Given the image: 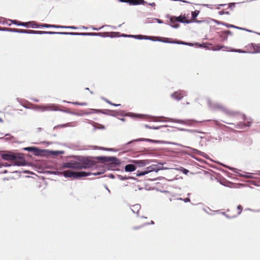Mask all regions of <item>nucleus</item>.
Masks as SVG:
<instances>
[{"label":"nucleus","mask_w":260,"mask_h":260,"mask_svg":"<svg viewBox=\"0 0 260 260\" xmlns=\"http://www.w3.org/2000/svg\"><path fill=\"white\" fill-rule=\"evenodd\" d=\"M208 213L210 215H214V214H213V213H210V212H208Z\"/></svg>","instance_id":"nucleus-56"},{"label":"nucleus","mask_w":260,"mask_h":260,"mask_svg":"<svg viewBox=\"0 0 260 260\" xmlns=\"http://www.w3.org/2000/svg\"><path fill=\"white\" fill-rule=\"evenodd\" d=\"M246 177H247V178H250V176H246Z\"/></svg>","instance_id":"nucleus-61"},{"label":"nucleus","mask_w":260,"mask_h":260,"mask_svg":"<svg viewBox=\"0 0 260 260\" xmlns=\"http://www.w3.org/2000/svg\"><path fill=\"white\" fill-rule=\"evenodd\" d=\"M41 131H42V128L41 127H39V128H37L38 132H40Z\"/></svg>","instance_id":"nucleus-47"},{"label":"nucleus","mask_w":260,"mask_h":260,"mask_svg":"<svg viewBox=\"0 0 260 260\" xmlns=\"http://www.w3.org/2000/svg\"><path fill=\"white\" fill-rule=\"evenodd\" d=\"M9 28L5 27H0V31H8Z\"/></svg>","instance_id":"nucleus-34"},{"label":"nucleus","mask_w":260,"mask_h":260,"mask_svg":"<svg viewBox=\"0 0 260 260\" xmlns=\"http://www.w3.org/2000/svg\"><path fill=\"white\" fill-rule=\"evenodd\" d=\"M30 100H32V101H35V102H39V100L38 99H35V98H31Z\"/></svg>","instance_id":"nucleus-41"},{"label":"nucleus","mask_w":260,"mask_h":260,"mask_svg":"<svg viewBox=\"0 0 260 260\" xmlns=\"http://www.w3.org/2000/svg\"><path fill=\"white\" fill-rule=\"evenodd\" d=\"M129 37H133V36H129ZM135 38L138 39H145V40H150L153 41H159L164 43H172V44H185V45H189L190 44L186 43L185 42L179 41H174L172 39L165 37H154V36H142V35H138L134 36Z\"/></svg>","instance_id":"nucleus-2"},{"label":"nucleus","mask_w":260,"mask_h":260,"mask_svg":"<svg viewBox=\"0 0 260 260\" xmlns=\"http://www.w3.org/2000/svg\"><path fill=\"white\" fill-rule=\"evenodd\" d=\"M182 171L183 173H184L185 174L187 175L189 172V171L186 169H184L183 168L182 170Z\"/></svg>","instance_id":"nucleus-36"},{"label":"nucleus","mask_w":260,"mask_h":260,"mask_svg":"<svg viewBox=\"0 0 260 260\" xmlns=\"http://www.w3.org/2000/svg\"><path fill=\"white\" fill-rule=\"evenodd\" d=\"M199 11L196 10L193 12H192L191 15H192V18L194 19L199 15Z\"/></svg>","instance_id":"nucleus-29"},{"label":"nucleus","mask_w":260,"mask_h":260,"mask_svg":"<svg viewBox=\"0 0 260 260\" xmlns=\"http://www.w3.org/2000/svg\"><path fill=\"white\" fill-rule=\"evenodd\" d=\"M43 143H47L48 144H51V142H46V141L43 142Z\"/></svg>","instance_id":"nucleus-54"},{"label":"nucleus","mask_w":260,"mask_h":260,"mask_svg":"<svg viewBox=\"0 0 260 260\" xmlns=\"http://www.w3.org/2000/svg\"><path fill=\"white\" fill-rule=\"evenodd\" d=\"M37 35H44V34H48V35H55L56 34V32H54V31H40V30H37Z\"/></svg>","instance_id":"nucleus-26"},{"label":"nucleus","mask_w":260,"mask_h":260,"mask_svg":"<svg viewBox=\"0 0 260 260\" xmlns=\"http://www.w3.org/2000/svg\"><path fill=\"white\" fill-rule=\"evenodd\" d=\"M135 213L136 214V215L137 217H138L139 216V212H135Z\"/></svg>","instance_id":"nucleus-51"},{"label":"nucleus","mask_w":260,"mask_h":260,"mask_svg":"<svg viewBox=\"0 0 260 260\" xmlns=\"http://www.w3.org/2000/svg\"><path fill=\"white\" fill-rule=\"evenodd\" d=\"M158 22L161 23V22L160 20H159Z\"/></svg>","instance_id":"nucleus-64"},{"label":"nucleus","mask_w":260,"mask_h":260,"mask_svg":"<svg viewBox=\"0 0 260 260\" xmlns=\"http://www.w3.org/2000/svg\"><path fill=\"white\" fill-rule=\"evenodd\" d=\"M160 170H161V167L159 166L154 164L147 167L145 170L143 171H140L139 170L137 171L136 174L137 177H140L144 176L151 172L154 171L157 172Z\"/></svg>","instance_id":"nucleus-5"},{"label":"nucleus","mask_w":260,"mask_h":260,"mask_svg":"<svg viewBox=\"0 0 260 260\" xmlns=\"http://www.w3.org/2000/svg\"><path fill=\"white\" fill-rule=\"evenodd\" d=\"M176 20H177L176 17H175V16L171 17L170 18V22L173 24H175V22H177L176 21Z\"/></svg>","instance_id":"nucleus-32"},{"label":"nucleus","mask_w":260,"mask_h":260,"mask_svg":"<svg viewBox=\"0 0 260 260\" xmlns=\"http://www.w3.org/2000/svg\"><path fill=\"white\" fill-rule=\"evenodd\" d=\"M2 23H3V24H5V22H3Z\"/></svg>","instance_id":"nucleus-63"},{"label":"nucleus","mask_w":260,"mask_h":260,"mask_svg":"<svg viewBox=\"0 0 260 260\" xmlns=\"http://www.w3.org/2000/svg\"><path fill=\"white\" fill-rule=\"evenodd\" d=\"M53 137H55L56 136V135L55 134H54L52 135Z\"/></svg>","instance_id":"nucleus-59"},{"label":"nucleus","mask_w":260,"mask_h":260,"mask_svg":"<svg viewBox=\"0 0 260 260\" xmlns=\"http://www.w3.org/2000/svg\"><path fill=\"white\" fill-rule=\"evenodd\" d=\"M27 164L26 161H21L19 160H17L15 162L12 164L13 166H25Z\"/></svg>","instance_id":"nucleus-22"},{"label":"nucleus","mask_w":260,"mask_h":260,"mask_svg":"<svg viewBox=\"0 0 260 260\" xmlns=\"http://www.w3.org/2000/svg\"><path fill=\"white\" fill-rule=\"evenodd\" d=\"M66 168H70V164H69V163H66Z\"/></svg>","instance_id":"nucleus-45"},{"label":"nucleus","mask_w":260,"mask_h":260,"mask_svg":"<svg viewBox=\"0 0 260 260\" xmlns=\"http://www.w3.org/2000/svg\"><path fill=\"white\" fill-rule=\"evenodd\" d=\"M54 32H56V34L65 35V32L54 31Z\"/></svg>","instance_id":"nucleus-42"},{"label":"nucleus","mask_w":260,"mask_h":260,"mask_svg":"<svg viewBox=\"0 0 260 260\" xmlns=\"http://www.w3.org/2000/svg\"><path fill=\"white\" fill-rule=\"evenodd\" d=\"M98 159L111 165L116 166L120 164V160L116 157L101 156L98 157Z\"/></svg>","instance_id":"nucleus-6"},{"label":"nucleus","mask_w":260,"mask_h":260,"mask_svg":"<svg viewBox=\"0 0 260 260\" xmlns=\"http://www.w3.org/2000/svg\"><path fill=\"white\" fill-rule=\"evenodd\" d=\"M228 219H232L238 217L241 212H238L237 214H231V212H220Z\"/></svg>","instance_id":"nucleus-19"},{"label":"nucleus","mask_w":260,"mask_h":260,"mask_svg":"<svg viewBox=\"0 0 260 260\" xmlns=\"http://www.w3.org/2000/svg\"><path fill=\"white\" fill-rule=\"evenodd\" d=\"M218 13H219V15H223L224 13L227 14H229V13L228 12H224L223 10L219 11L218 12Z\"/></svg>","instance_id":"nucleus-38"},{"label":"nucleus","mask_w":260,"mask_h":260,"mask_svg":"<svg viewBox=\"0 0 260 260\" xmlns=\"http://www.w3.org/2000/svg\"><path fill=\"white\" fill-rule=\"evenodd\" d=\"M131 162L135 164L137 168H141L145 167L150 164V161L149 160H131Z\"/></svg>","instance_id":"nucleus-9"},{"label":"nucleus","mask_w":260,"mask_h":260,"mask_svg":"<svg viewBox=\"0 0 260 260\" xmlns=\"http://www.w3.org/2000/svg\"><path fill=\"white\" fill-rule=\"evenodd\" d=\"M65 162H62L61 165V169L59 170H50L47 172L48 173L55 175H60L65 177Z\"/></svg>","instance_id":"nucleus-8"},{"label":"nucleus","mask_w":260,"mask_h":260,"mask_svg":"<svg viewBox=\"0 0 260 260\" xmlns=\"http://www.w3.org/2000/svg\"><path fill=\"white\" fill-rule=\"evenodd\" d=\"M13 24L18 26H23L26 28L31 27L32 28H65V25H59L55 24H48L44 23H38L34 21L28 22H21L17 20L8 19Z\"/></svg>","instance_id":"nucleus-1"},{"label":"nucleus","mask_w":260,"mask_h":260,"mask_svg":"<svg viewBox=\"0 0 260 260\" xmlns=\"http://www.w3.org/2000/svg\"><path fill=\"white\" fill-rule=\"evenodd\" d=\"M16 100L18 102H19V103L21 104V101H22V100L19 98H16Z\"/></svg>","instance_id":"nucleus-43"},{"label":"nucleus","mask_w":260,"mask_h":260,"mask_svg":"<svg viewBox=\"0 0 260 260\" xmlns=\"http://www.w3.org/2000/svg\"><path fill=\"white\" fill-rule=\"evenodd\" d=\"M33 149H34V146H28L23 148V150L28 152H32Z\"/></svg>","instance_id":"nucleus-30"},{"label":"nucleus","mask_w":260,"mask_h":260,"mask_svg":"<svg viewBox=\"0 0 260 260\" xmlns=\"http://www.w3.org/2000/svg\"><path fill=\"white\" fill-rule=\"evenodd\" d=\"M250 209H246L245 210H250Z\"/></svg>","instance_id":"nucleus-58"},{"label":"nucleus","mask_w":260,"mask_h":260,"mask_svg":"<svg viewBox=\"0 0 260 260\" xmlns=\"http://www.w3.org/2000/svg\"><path fill=\"white\" fill-rule=\"evenodd\" d=\"M149 224H154V221H153L151 220V221L150 223H148V222H147V223H144L143 224H142V225H141V226H135V227H134V228H133V229H134V230H137V229H140V228H142V227H143V226H145V225H149Z\"/></svg>","instance_id":"nucleus-27"},{"label":"nucleus","mask_w":260,"mask_h":260,"mask_svg":"<svg viewBox=\"0 0 260 260\" xmlns=\"http://www.w3.org/2000/svg\"><path fill=\"white\" fill-rule=\"evenodd\" d=\"M184 201L185 202H189L190 201V200L189 198H186L185 200H184Z\"/></svg>","instance_id":"nucleus-44"},{"label":"nucleus","mask_w":260,"mask_h":260,"mask_svg":"<svg viewBox=\"0 0 260 260\" xmlns=\"http://www.w3.org/2000/svg\"><path fill=\"white\" fill-rule=\"evenodd\" d=\"M61 127H62V128L65 127V123L56 125L54 127L53 129H55L58 128H61Z\"/></svg>","instance_id":"nucleus-33"},{"label":"nucleus","mask_w":260,"mask_h":260,"mask_svg":"<svg viewBox=\"0 0 260 260\" xmlns=\"http://www.w3.org/2000/svg\"><path fill=\"white\" fill-rule=\"evenodd\" d=\"M69 126L68 124L66 123V126L67 127V126Z\"/></svg>","instance_id":"nucleus-60"},{"label":"nucleus","mask_w":260,"mask_h":260,"mask_svg":"<svg viewBox=\"0 0 260 260\" xmlns=\"http://www.w3.org/2000/svg\"><path fill=\"white\" fill-rule=\"evenodd\" d=\"M93 174L94 175H99L100 173H91L89 172H86L84 171L76 172L70 170H66V177H71L74 179L79 178L82 177L88 176L90 174Z\"/></svg>","instance_id":"nucleus-4"},{"label":"nucleus","mask_w":260,"mask_h":260,"mask_svg":"<svg viewBox=\"0 0 260 260\" xmlns=\"http://www.w3.org/2000/svg\"><path fill=\"white\" fill-rule=\"evenodd\" d=\"M14 160L26 161L24 155L21 153L16 152L13 153Z\"/></svg>","instance_id":"nucleus-17"},{"label":"nucleus","mask_w":260,"mask_h":260,"mask_svg":"<svg viewBox=\"0 0 260 260\" xmlns=\"http://www.w3.org/2000/svg\"><path fill=\"white\" fill-rule=\"evenodd\" d=\"M141 205L139 204H137L134 205L132 206L131 210L132 211H139L141 209Z\"/></svg>","instance_id":"nucleus-25"},{"label":"nucleus","mask_w":260,"mask_h":260,"mask_svg":"<svg viewBox=\"0 0 260 260\" xmlns=\"http://www.w3.org/2000/svg\"><path fill=\"white\" fill-rule=\"evenodd\" d=\"M204 120H196L194 119H186L180 120L179 122L188 125H192L194 123L202 122Z\"/></svg>","instance_id":"nucleus-13"},{"label":"nucleus","mask_w":260,"mask_h":260,"mask_svg":"<svg viewBox=\"0 0 260 260\" xmlns=\"http://www.w3.org/2000/svg\"><path fill=\"white\" fill-rule=\"evenodd\" d=\"M8 173V171L7 170H4L3 172H2V173L3 174H6Z\"/></svg>","instance_id":"nucleus-46"},{"label":"nucleus","mask_w":260,"mask_h":260,"mask_svg":"<svg viewBox=\"0 0 260 260\" xmlns=\"http://www.w3.org/2000/svg\"><path fill=\"white\" fill-rule=\"evenodd\" d=\"M144 127L146 128H148L150 129H161V132H164L165 133H169V129L168 128L167 126H160L159 127H154V126H149L147 124L144 125Z\"/></svg>","instance_id":"nucleus-14"},{"label":"nucleus","mask_w":260,"mask_h":260,"mask_svg":"<svg viewBox=\"0 0 260 260\" xmlns=\"http://www.w3.org/2000/svg\"><path fill=\"white\" fill-rule=\"evenodd\" d=\"M12 173H20V172L18 171H14Z\"/></svg>","instance_id":"nucleus-48"},{"label":"nucleus","mask_w":260,"mask_h":260,"mask_svg":"<svg viewBox=\"0 0 260 260\" xmlns=\"http://www.w3.org/2000/svg\"><path fill=\"white\" fill-rule=\"evenodd\" d=\"M0 139H4L5 141H8L14 140L15 138L10 134H6L4 137H0Z\"/></svg>","instance_id":"nucleus-23"},{"label":"nucleus","mask_w":260,"mask_h":260,"mask_svg":"<svg viewBox=\"0 0 260 260\" xmlns=\"http://www.w3.org/2000/svg\"><path fill=\"white\" fill-rule=\"evenodd\" d=\"M185 95V92L183 90H179L175 92L172 94V97L177 100H181Z\"/></svg>","instance_id":"nucleus-12"},{"label":"nucleus","mask_w":260,"mask_h":260,"mask_svg":"<svg viewBox=\"0 0 260 260\" xmlns=\"http://www.w3.org/2000/svg\"><path fill=\"white\" fill-rule=\"evenodd\" d=\"M3 120L2 118L0 117V122H3Z\"/></svg>","instance_id":"nucleus-53"},{"label":"nucleus","mask_w":260,"mask_h":260,"mask_svg":"<svg viewBox=\"0 0 260 260\" xmlns=\"http://www.w3.org/2000/svg\"><path fill=\"white\" fill-rule=\"evenodd\" d=\"M147 141H149V142L154 141L155 142H157V141H153V140H150V139H147Z\"/></svg>","instance_id":"nucleus-50"},{"label":"nucleus","mask_w":260,"mask_h":260,"mask_svg":"<svg viewBox=\"0 0 260 260\" xmlns=\"http://www.w3.org/2000/svg\"><path fill=\"white\" fill-rule=\"evenodd\" d=\"M2 135H3V134L0 133V136H1Z\"/></svg>","instance_id":"nucleus-62"},{"label":"nucleus","mask_w":260,"mask_h":260,"mask_svg":"<svg viewBox=\"0 0 260 260\" xmlns=\"http://www.w3.org/2000/svg\"><path fill=\"white\" fill-rule=\"evenodd\" d=\"M1 156L2 159L4 160H14V157H13V153H9L7 154H4L2 153L1 154Z\"/></svg>","instance_id":"nucleus-16"},{"label":"nucleus","mask_w":260,"mask_h":260,"mask_svg":"<svg viewBox=\"0 0 260 260\" xmlns=\"http://www.w3.org/2000/svg\"><path fill=\"white\" fill-rule=\"evenodd\" d=\"M185 18V16L183 17L182 16H180L179 17H176V19H177L176 21L177 22H182V23H189L190 22V21L188 20L184 21Z\"/></svg>","instance_id":"nucleus-24"},{"label":"nucleus","mask_w":260,"mask_h":260,"mask_svg":"<svg viewBox=\"0 0 260 260\" xmlns=\"http://www.w3.org/2000/svg\"><path fill=\"white\" fill-rule=\"evenodd\" d=\"M172 26L174 27L177 28V27H178L179 26V25L178 24H176V25L174 24V25H172Z\"/></svg>","instance_id":"nucleus-49"},{"label":"nucleus","mask_w":260,"mask_h":260,"mask_svg":"<svg viewBox=\"0 0 260 260\" xmlns=\"http://www.w3.org/2000/svg\"><path fill=\"white\" fill-rule=\"evenodd\" d=\"M142 218H146L147 217H145V216H141Z\"/></svg>","instance_id":"nucleus-57"},{"label":"nucleus","mask_w":260,"mask_h":260,"mask_svg":"<svg viewBox=\"0 0 260 260\" xmlns=\"http://www.w3.org/2000/svg\"><path fill=\"white\" fill-rule=\"evenodd\" d=\"M75 105H81V106H86L87 105V103H78V102H75V103H73Z\"/></svg>","instance_id":"nucleus-35"},{"label":"nucleus","mask_w":260,"mask_h":260,"mask_svg":"<svg viewBox=\"0 0 260 260\" xmlns=\"http://www.w3.org/2000/svg\"><path fill=\"white\" fill-rule=\"evenodd\" d=\"M66 34L67 35V34H72V35H74V34H75V33H68V32H66Z\"/></svg>","instance_id":"nucleus-55"},{"label":"nucleus","mask_w":260,"mask_h":260,"mask_svg":"<svg viewBox=\"0 0 260 260\" xmlns=\"http://www.w3.org/2000/svg\"><path fill=\"white\" fill-rule=\"evenodd\" d=\"M46 151L45 157L48 156H58L60 154H62L64 153L63 150H53L47 149Z\"/></svg>","instance_id":"nucleus-10"},{"label":"nucleus","mask_w":260,"mask_h":260,"mask_svg":"<svg viewBox=\"0 0 260 260\" xmlns=\"http://www.w3.org/2000/svg\"><path fill=\"white\" fill-rule=\"evenodd\" d=\"M20 33L21 34L37 35V33H38V32H37V30L21 29Z\"/></svg>","instance_id":"nucleus-21"},{"label":"nucleus","mask_w":260,"mask_h":260,"mask_svg":"<svg viewBox=\"0 0 260 260\" xmlns=\"http://www.w3.org/2000/svg\"><path fill=\"white\" fill-rule=\"evenodd\" d=\"M249 47H251L253 48V51H251V52L255 53H260V44H255L251 43Z\"/></svg>","instance_id":"nucleus-20"},{"label":"nucleus","mask_w":260,"mask_h":260,"mask_svg":"<svg viewBox=\"0 0 260 260\" xmlns=\"http://www.w3.org/2000/svg\"><path fill=\"white\" fill-rule=\"evenodd\" d=\"M252 123L251 121H247V122L244 121V122H240L236 126L237 128L244 129L247 127L250 126Z\"/></svg>","instance_id":"nucleus-15"},{"label":"nucleus","mask_w":260,"mask_h":260,"mask_svg":"<svg viewBox=\"0 0 260 260\" xmlns=\"http://www.w3.org/2000/svg\"><path fill=\"white\" fill-rule=\"evenodd\" d=\"M20 29L18 28H9L8 31L9 32H16V33H20Z\"/></svg>","instance_id":"nucleus-28"},{"label":"nucleus","mask_w":260,"mask_h":260,"mask_svg":"<svg viewBox=\"0 0 260 260\" xmlns=\"http://www.w3.org/2000/svg\"><path fill=\"white\" fill-rule=\"evenodd\" d=\"M237 209L242 211L243 210V207L241 205H238L237 206Z\"/></svg>","instance_id":"nucleus-40"},{"label":"nucleus","mask_w":260,"mask_h":260,"mask_svg":"<svg viewBox=\"0 0 260 260\" xmlns=\"http://www.w3.org/2000/svg\"><path fill=\"white\" fill-rule=\"evenodd\" d=\"M95 165V162L89 159H83L81 164H76L74 168L77 169L89 168Z\"/></svg>","instance_id":"nucleus-7"},{"label":"nucleus","mask_w":260,"mask_h":260,"mask_svg":"<svg viewBox=\"0 0 260 260\" xmlns=\"http://www.w3.org/2000/svg\"><path fill=\"white\" fill-rule=\"evenodd\" d=\"M223 47H224V46H220V45H216L213 47V50H219Z\"/></svg>","instance_id":"nucleus-31"},{"label":"nucleus","mask_w":260,"mask_h":260,"mask_svg":"<svg viewBox=\"0 0 260 260\" xmlns=\"http://www.w3.org/2000/svg\"><path fill=\"white\" fill-rule=\"evenodd\" d=\"M119 178L121 180H126V179H127L128 178L126 177H123L122 176H119Z\"/></svg>","instance_id":"nucleus-39"},{"label":"nucleus","mask_w":260,"mask_h":260,"mask_svg":"<svg viewBox=\"0 0 260 260\" xmlns=\"http://www.w3.org/2000/svg\"><path fill=\"white\" fill-rule=\"evenodd\" d=\"M106 102H107L108 104H111V105H113V106H119V105H120V104H113V103H112L111 102H110V101H108V100H107V101H106Z\"/></svg>","instance_id":"nucleus-37"},{"label":"nucleus","mask_w":260,"mask_h":260,"mask_svg":"<svg viewBox=\"0 0 260 260\" xmlns=\"http://www.w3.org/2000/svg\"><path fill=\"white\" fill-rule=\"evenodd\" d=\"M137 169V166L135 164L126 165L124 167V170L126 172H132L135 171Z\"/></svg>","instance_id":"nucleus-18"},{"label":"nucleus","mask_w":260,"mask_h":260,"mask_svg":"<svg viewBox=\"0 0 260 260\" xmlns=\"http://www.w3.org/2000/svg\"><path fill=\"white\" fill-rule=\"evenodd\" d=\"M32 153L35 156H45V154H46V151L47 149H41L39 147L34 146Z\"/></svg>","instance_id":"nucleus-11"},{"label":"nucleus","mask_w":260,"mask_h":260,"mask_svg":"<svg viewBox=\"0 0 260 260\" xmlns=\"http://www.w3.org/2000/svg\"><path fill=\"white\" fill-rule=\"evenodd\" d=\"M22 106L28 109H33L36 111H40L41 112L46 111H60L63 112H65V110H60L57 108V105L54 104H42L40 105H37L34 108H30L29 107H27L25 105H22Z\"/></svg>","instance_id":"nucleus-3"},{"label":"nucleus","mask_w":260,"mask_h":260,"mask_svg":"<svg viewBox=\"0 0 260 260\" xmlns=\"http://www.w3.org/2000/svg\"><path fill=\"white\" fill-rule=\"evenodd\" d=\"M236 52H240V53H241V52H243V51H242V50H236Z\"/></svg>","instance_id":"nucleus-52"}]
</instances>
